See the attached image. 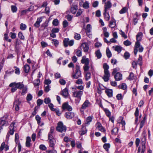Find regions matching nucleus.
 Listing matches in <instances>:
<instances>
[{
	"label": "nucleus",
	"mask_w": 153,
	"mask_h": 153,
	"mask_svg": "<svg viewBox=\"0 0 153 153\" xmlns=\"http://www.w3.org/2000/svg\"><path fill=\"white\" fill-rule=\"evenodd\" d=\"M123 44L126 46H128L131 45V42L127 40L123 42Z\"/></svg>",
	"instance_id": "nucleus-49"
},
{
	"label": "nucleus",
	"mask_w": 153,
	"mask_h": 153,
	"mask_svg": "<svg viewBox=\"0 0 153 153\" xmlns=\"http://www.w3.org/2000/svg\"><path fill=\"white\" fill-rule=\"evenodd\" d=\"M15 124V123L13 122L10 124V126L9 127V130H14V125Z\"/></svg>",
	"instance_id": "nucleus-56"
},
{
	"label": "nucleus",
	"mask_w": 153,
	"mask_h": 153,
	"mask_svg": "<svg viewBox=\"0 0 153 153\" xmlns=\"http://www.w3.org/2000/svg\"><path fill=\"white\" fill-rule=\"evenodd\" d=\"M119 129L117 128H115L111 130V134H112L116 135L118 132Z\"/></svg>",
	"instance_id": "nucleus-32"
},
{
	"label": "nucleus",
	"mask_w": 153,
	"mask_h": 153,
	"mask_svg": "<svg viewBox=\"0 0 153 153\" xmlns=\"http://www.w3.org/2000/svg\"><path fill=\"white\" fill-rule=\"evenodd\" d=\"M104 17L106 20L108 21L110 19V16L108 12L104 11Z\"/></svg>",
	"instance_id": "nucleus-30"
},
{
	"label": "nucleus",
	"mask_w": 153,
	"mask_h": 153,
	"mask_svg": "<svg viewBox=\"0 0 153 153\" xmlns=\"http://www.w3.org/2000/svg\"><path fill=\"white\" fill-rule=\"evenodd\" d=\"M87 130L85 126L82 127L81 131H79V134L81 135H83L86 133Z\"/></svg>",
	"instance_id": "nucleus-23"
},
{
	"label": "nucleus",
	"mask_w": 153,
	"mask_h": 153,
	"mask_svg": "<svg viewBox=\"0 0 153 153\" xmlns=\"http://www.w3.org/2000/svg\"><path fill=\"white\" fill-rule=\"evenodd\" d=\"M27 26L25 24L22 23L20 25V29L22 30H25L26 29Z\"/></svg>",
	"instance_id": "nucleus-43"
},
{
	"label": "nucleus",
	"mask_w": 153,
	"mask_h": 153,
	"mask_svg": "<svg viewBox=\"0 0 153 153\" xmlns=\"http://www.w3.org/2000/svg\"><path fill=\"white\" fill-rule=\"evenodd\" d=\"M105 93L109 97H111L113 96V91L111 89H107L105 91Z\"/></svg>",
	"instance_id": "nucleus-20"
},
{
	"label": "nucleus",
	"mask_w": 153,
	"mask_h": 153,
	"mask_svg": "<svg viewBox=\"0 0 153 153\" xmlns=\"http://www.w3.org/2000/svg\"><path fill=\"white\" fill-rule=\"evenodd\" d=\"M91 26L90 24H88L86 26V28L85 29L87 31L86 33L87 34L88 33H90L91 31Z\"/></svg>",
	"instance_id": "nucleus-28"
},
{
	"label": "nucleus",
	"mask_w": 153,
	"mask_h": 153,
	"mask_svg": "<svg viewBox=\"0 0 153 153\" xmlns=\"http://www.w3.org/2000/svg\"><path fill=\"white\" fill-rule=\"evenodd\" d=\"M31 141V138L30 137H27L25 142V145L26 147H29L32 145V144L30 143Z\"/></svg>",
	"instance_id": "nucleus-17"
},
{
	"label": "nucleus",
	"mask_w": 153,
	"mask_h": 153,
	"mask_svg": "<svg viewBox=\"0 0 153 153\" xmlns=\"http://www.w3.org/2000/svg\"><path fill=\"white\" fill-rule=\"evenodd\" d=\"M63 25L64 28L68 26V22L66 20H64L63 22Z\"/></svg>",
	"instance_id": "nucleus-63"
},
{
	"label": "nucleus",
	"mask_w": 153,
	"mask_h": 153,
	"mask_svg": "<svg viewBox=\"0 0 153 153\" xmlns=\"http://www.w3.org/2000/svg\"><path fill=\"white\" fill-rule=\"evenodd\" d=\"M74 43V40H71L69 41V39L67 38H65L63 40L64 45L65 47L68 46V45L71 46L73 45Z\"/></svg>",
	"instance_id": "nucleus-7"
},
{
	"label": "nucleus",
	"mask_w": 153,
	"mask_h": 153,
	"mask_svg": "<svg viewBox=\"0 0 153 153\" xmlns=\"http://www.w3.org/2000/svg\"><path fill=\"white\" fill-rule=\"evenodd\" d=\"M127 10V9L126 7H123L120 11L119 13L120 14H123L125 13Z\"/></svg>",
	"instance_id": "nucleus-42"
},
{
	"label": "nucleus",
	"mask_w": 153,
	"mask_h": 153,
	"mask_svg": "<svg viewBox=\"0 0 153 153\" xmlns=\"http://www.w3.org/2000/svg\"><path fill=\"white\" fill-rule=\"evenodd\" d=\"M83 93V91L81 90L76 91L73 92V96L77 98V99L75 100V102L76 103L78 104L79 102Z\"/></svg>",
	"instance_id": "nucleus-2"
},
{
	"label": "nucleus",
	"mask_w": 153,
	"mask_h": 153,
	"mask_svg": "<svg viewBox=\"0 0 153 153\" xmlns=\"http://www.w3.org/2000/svg\"><path fill=\"white\" fill-rule=\"evenodd\" d=\"M52 24L53 25L57 26L59 25V22L57 19H55L53 20Z\"/></svg>",
	"instance_id": "nucleus-45"
},
{
	"label": "nucleus",
	"mask_w": 153,
	"mask_h": 153,
	"mask_svg": "<svg viewBox=\"0 0 153 153\" xmlns=\"http://www.w3.org/2000/svg\"><path fill=\"white\" fill-rule=\"evenodd\" d=\"M76 54L77 56L80 57L82 56V51L81 50L78 49L76 52Z\"/></svg>",
	"instance_id": "nucleus-54"
},
{
	"label": "nucleus",
	"mask_w": 153,
	"mask_h": 153,
	"mask_svg": "<svg viewBox=\"0 0 153 153\" xmlns=\"http://www.w3.org/2000/svg\"><path fill=\"white\" fill-rule=\"evenodd\" d=\"M143 33L142 32H140L139 33L136 35V39L137 41L136 42L140 41L142 38Z\"/></svg>",
	"instance_id": "nucleus-24"
},
{
	"label": "nucleus",
	"mask_w": 153,
	"mask_h": 153,
	"mask_svg": "<svg viewBox=\"0 0 153 153\" xmlns=\"http://www.w3.org/2000/svg\"><path fill=\"white\" fill-rule=\"evenodd\" d=\"M52 43L54 44L55 46H57L59 43V42L57 39H53L52 40Z\"/></svg>",
	"instance_id": "nucleus-41"
},
{
	"label": "nucleus",
	"mask_w": 153,
	"mask_h": 153,
	"mask_svg": "<svg viewBox=\"0 0 153 153\" xmlns=\"http://www.w3.org/2000/svg\"><path fill=\"white\" fill-rule=\"evenodd\" d=\"M77 6L76 5L72 7L71 8V12L73 14H75L76 13V10L78 9Z\"/></svg>",
	"instance_id": "nucleus-29"
},
{
	"label": "nucleus",
	"mask_w": 153,
	"mask_h": 153,
	"mask_svg": "<svg viewBox=\"0 0 153 153\" xmlns=\"http://www.w3.org/2000/svg\"><path fill=\"white\" fill-rule=\"evenodd\" d=\"M91 104L89 101L88 100H86L82 104L80 108V110L82 114H83L84 113V110L86 109Z\"/></svg>",
	"instance_id": "nucleus-6"
},
{
	"label": "nucleus",
	"mask_w": 153,
	"mask_h": 153,
	"mask_svg": "<svg viewBox=\"0 0 153 153\" xmlns=\"http://www.w3.org/2000/svg\"><path fill=\"white\" fill-rule=\"evenodd\" d=\"M59 82L61 85H65L66 83V81L63 79H60L59 80Z\"/></svg>",
	"instance_id": "nucleus-58"
},
{
	"label": "nucleus",
	"mask_w": 153,
	"mask_h": 153,
	"mask_svg": "<svg viewBox=\"0 0 153 153\" xmlns=\"http://www.w3.org/2000/svg\"><path fill=\"white\" fill-rule=\"evenodd\" d=\"M88 65H84L83 66V69L85 72L88 71L90 67Z\"/></svg>",
	"instance_id": "nucleus-53"
},
{
	"label": "nucleus",
	"mask_w": 153,
	"mask_h": 153,
	"mask_svg": "<svg viewBox=\"0 0 153 153\" xmlns=\"http://www.w3.org/2000/svg\"><path fill=\"white\" fill-rule=\"evenodd\" d=\"M110 146V144L109 143H105L103 145V147L106 151H108Z\"/></svg>",
	"instance_id": "nucleus-35"
},
{
	"label": "nucleus",
	"mask_w": 153,
	"mask_h": 153,
	"mask_svg": "<svg viewBox=\"0 0 153 153\" xmlns=\"http://www.w3.org/2000/svg\"><path fill=\"white\" fill-rule=\"evenodd\" d=\"M113 48L114 49L115 51H117L118 53H120L122 49V48L119 46H114Z\"/></svg>",
	"instance_id": "nucleus-26"
},
{
	"label": "nucleus",
	"mask_w": 153,
	"mask_h": 153,
	"mask_svg": "<svg viewBox=\"0 0 153 153\" xmlns=\"http://www.w3.org/2000/svg\"><path fill=\"white\" fill-rule=\"evenodd\" d=\"M109 24L110 27L111 28H114L116 25L115 20L113 18L110 22Z\"/></svg>",
	"instance_id": "nucleus-22"
},
{
	"label": "nucleus",
	"mask_w": 153,
	"mask_h": 153,
	"mask_svg": "<svg viewBox=\"0 0 153 153\" xmlns=\"http://www.w3.org/2000/svg\"><path fill=\"white\" fill-rule=\"evenodd\" d=\"M61 94L65 98L68 97L69 93L67 88H65L62 91Z\"/></svg>",
	"instance_id": "nucleus-15"
},
{
	"label": "nucleus",
	"mask_w": 153,
	"mask_h": 153,
	"mask_svg": "<svg viewBox=\"0 0 153 153\" xmlns=\"http://www.w3.org/2000/svg\"><path fill=\"white\" fill-rule=\"evenodd\" d=\"M43 101V100L39 99L37 101V103L38 106H40L42 104Z\"/></svg>",
	"instance_id": "nucleus-51"
},
{
	"label": "nucleus",
	"mask_w": 153,
	"mask_h": 153,
	"mask_svg": "<svg viewBox=\"0 0 153 153\" xmlns=\"http://www.w3.org/2000/svg\"><path fill=\"white\" fill-rule=\"evenodd\" d=\"M22 89V92L21 93L22 95H24L27 92V88L26 87L24 86V88Z\"/></svg>",
	"instance_id": "nucleus-44"
},
{
	"label": "nucleus",
	"mask_w": 153,
	"mask_h": 153,
	"mask_svg": "<svg viewBox=\"0 0 153 153\" xmlns=\"http://www.w3.org/2000/svg\"><path fill=\"white\" fill-rule=\"evenodd\" d=\"M104 75L102 77V78L105 82H108L110 77V74L109 71H104Z\"/></svg>",
	"instance_id": "nucleus-10"
},
{
	"label": "nucleus",
	"mask_w": 153,
	"mask_h": 153,
	"mask_svg": "<svg viewBox=\"0 0 153 153\" xmlns=\"http://www.w3.org/2000/svg\"><path fill=\"white\" fill-rule=\"evenodd\" d=\"M89 3L87 1H85L83 4V7L85 9H88L89 7Z\"/></svg>",
	"instance_id": "nucleus-40"
},
{
	"label": "nucleus",
	"mask_w": 153,
	"mask_h": 153,
	"mask_svg": "<svg viewBox=\"0 0 153 153\" xmlns=\"http://www.w3.org/2000/svg\"><path fill=\"white\" fill-rule=\"evenodd\" d=\"M21 102L19 101V99H16L13 102V107L16 111H18L19 109V105Z\"/></svg>",
	"instance_id": "nucleus-9"
},
{
	"label": "nucleus",
	"mask_w": 153,
	"mask_h": 153,
	"mask_svg": "<svg viewBox=\"0 0 153 153\" xmlns=\"http://www.w3.org/2000/svg\"><path fill=\"white\" fill-rule=\"evenodd\" d=\"M19 135L18 133H16L15 134V140L16 144H17L19 142Z\"/></svg>",
	"instance_id": "nucleus-52"
},
{
	"label": "nucleus",
	"mask_w": 153,
	"mask_h": 153,
	"mask_svg": "<svg viewBox=\"0 0 153 153\" xmlns=\"http://www.w3.org/2000/svg\"><path fill=\"white\" fill-rule=\"evenodd\" d=\"M8 123V121L6 120H4L2 118L0 119V126H7Z\"/></svg>",
	"instance_id": "nucleus-18"
},
{
	"label": "nucleus",
	"mask_w": 153,
	"mask_h": 153,
	"mask_svg": "<svg viewBox=\"0 0 153 153\" xmlns=\"http://www.w3.org/2000/svg\"><path fill=\"white\" fill-rule=\"evenodd\" d=\"M138 48V51L140 52H143V48L140 45V42H136L134 46V53L135 55H136L138 51L137 49Z\"/></svg>",
	"instance_id": "nucleus-5"
},
{
	"label": "nucleus",
	"mask_w": 153,
	"mask_h": 153,
	"mask_svg": "<svg viewBox=\"0 0 153 153\" xmlns=\"http://www.w3.org/2000/svg\"><path fill=\"white\" fill-rule=\"evenodd\" d=\"M97 128L100 131L102 132L105 131V129L103 128L100 123L98 122L97 124Z\"/></svg>",
	"instance_id": "nucleus-21"
},
{
	"label": "nucleus",
	"mask_w": 153,
	"mask_h": 153,
	"mask_svg": "<svg viewBox=\"0 0 153 153\" xmlns=\"http://www.w3.org/2000/svg\"><path fill=\"white\" fill-rule=\"evenodd\" d=\"M35 118L37 121L38 124H39L41 122V117L37 115L36 116Z\"/></svg>",
	"instance_id": "nucleus-55"
},
{
	"label": "nucleus",
	"mask_w": 153,
	"mask_h": 153,
	"mask_svg": "<svg viewBox=\"0 0 153 153\" xmlns=\"http://www.w3.org/2000/svg\"><path fill=\"white\" fill-rule=\"evenodd\" d=\"M65 116L67 119H71L74 117V114L73 112L68 111L65 113Z\"/></svg>",
	"instance_id": "nucleus-14"
},
{
	"label": "nucleus",
	"mask_w": 153,
	"mask_h": 153,
	"mask_svg": "<svg viewBox=\"0 0 153 153\" xmlns=\"http://www.w3.org/2000/svg\"><path fill=\"white\" fill-rule=\"evenodd\" d=\"M124 56L125 59H127L129 58L130 54L128 52H126L124 54Z\"/></svg>",
	"instance_id": "nucleus-60"
},
{
	"label": "nucleus",
	"mask_w": 153,
	"mask_h": 153,
	"mask_svg": "<svg viewBox=\"0 0 153 153\" xmlns=\"http://www.w3.org/2000/svg\"><path fill=\"white\" fill-rule=\"evenodd\" d=\"M81 47L83 49V51L85 52H88L89 49L88 44L86 42L82 43L81 45Z\"/></svg>",
	"instance_id": "nucleus-11"
},
{
	"label": "nucleus",
	"mask_w": 153,
	"mask_h": 153,
	"mask_svg": "<svg viewBox=\"0 0 153 153\" xmlns=\"http://www.w3.org/2000/svg\"><path fill=\"white\" fill-rule=\"evenodd\" d=\"M142 56L139 55V57L138 59L137 62L138 64L140 65H142Z\"/></svg>",
	"instance_id": "nucleus-34"
},
{
	"label": "nucleus",
	"mask_w": 153,
	"mask_h": 153,
	"mask_svg": "<svg viewBox=\"0 0 153 153\" xmlns=\"http://www.w3.org/2000/svg\"><path fill=\"white\" fill-rule=\"evenodd\" d=\"M9 86L10 87H11L10 90L12 92H15L17 89H22L24 88L25 85L23 84L22 82H19L16 83V82H13L11 83L9 85Z\"/></svg>",
	"instance_id": "nucleus-1"
},
{
	"label": "nucleus",
	"mask_w": 153,
	"mask_h": 153,
	"mask_svg": "<svg viewBox=\"0 0 153 153\" xmlns=\"http://www.w3.org/2000/svg\"><path fill=\"white\" fill-rule=\"evenodd\" d=\"M11 9L13 13H15L17 11V8L16 6L12 5L11 6Z\"/></svg>",
	"instance_id": "nucleus-48"
},
{
	"label": "nucleus",
	"mask_w": 153,
	"mask_h": 153,
	"mask_svg": "<svg viewBox=\"0 0 153 153\" xmlns=\"http://www.w3.org/2000/svg\"><path fill=\"white\" fill-rule=\"evenodd\" d=\"M39 148L40 150H45L47 148L44 145H41L39 146Z\"/></svg>",
	"instance_id": "nucleus-64"
},
{
	"label": "nucleus",
	"mask_w": 153,
	"mask_h": 153,
	"mask_svg": "<svg viewBox=\"0 0 153 153\" xmlns=\"http://www.w3.org/2000/svg\"><path fill=\"white\" fill-rule=\"evenodd\" d=\"M107 56L108 58H110L112 55L111 52L108 48H107L106 50Z\"/></svg>",
	"instance_id": "nucleus-39"
},
{
	"label": "nucleus",
	"mask_w": 153,
	"mask_h": 153,
	"mask_svg": "<svg viewBox=\"0 0 153 153\" xmlns=\"http://www.w3.org/2000/svg\"><path fill=\"white\" fill-rule=\"evenodd\" d=\"M146 137H143L141 139V144L142 145V148H146Z\"/></svg>",
	"instance_id": "nucleus-27"
},
{
	"label": "nucleus",
	"mask_w": 153,
	"mask_h": 153,
	"mask_svg": "<svg viewBox=\"0 0 153 153\" xmlns=\"http://www.w3.org/2000/svg\"><path fill=\"white\" fill-rule=\"evenodd\" d=\"M56 129L59 132H65L66 130V126L63 125V123L62 122H59L57 124Z\"/></svg>",
	"instance_id": "nucleus-4"
},
{
	"label": "nucleus",
	"mask_w": 153,
	"mask_h": 153,
	"mask_svg": "<svg viewBox=\"0 0 153 153\" xmlns=\"http://www.w3.org/2000/svg\"><path fill=\"white\" fill-rule=\"evenodd\" d=\"M35 81V82L34 83V85L37 86H39L40 82V79H36Z\"/></svg>",
	"instance_id": "nucleus-57"
},
{
	"label": "nucleus",
	"mask_w": 153,
	"mask_h": 153,
	"mask_svg": "<svg viewBox=\"0 0 153 153\" xmlns=\"http://www.w3.org/2000/svg\"><path fill=\"white\" fill-rule=\"evenodd\" d=\"M112 4L110 1L105 2V3L104 11H105V12L107 11V9L110 8Z\"/></svg>",
	"instance_id": "nucleus-16"
},
{
	"label": "nucleus",
	"mask_w": 153,
	"mask_h": 153,
	"mask_svg": "<svg viewBox=\"0 0 153 153\" xmlns=\"http://www.w3.org/2000/svg\"><path fill=\"white\" fill-rule=\"evenodd\" d=\"M75 69V73H73L72 76L74 79H77L81 77V73L80 70V67L78 65H76Z\"/></svg>",
	"instance_id": "nucleus-3"
},
{
	"label": "nucleus",
	"mask_w": 153,
	"mask_h": 153,
	"mask_svg": "<svg viewBox=\"0 0 153 153\" xmlns=\"http://www.w3.org/2000/svg\"><path fill=\"white\" fill-rule=\"evenodd\" d=\"M114 78L116 81L120 80L122 79V75L120 73L117 72L114 75Z\"/></svg>",
	"instance_id": "nucleus-13"
},
{
	"label": "nucleus",
	"mask_w": 153,
	"mask_h": 153,
	"mask_svg": "<svg viewBox=\"0 0 153 153\" xmlns=\"http://www.w3.org/2000/svg\"><path fill=\"white\" fill-rule=\"evenodd\" d=\"M134 79V74L132 72H131L130 73L128 79L130 80H133Z\"/></svg>",
	"instance_id": "nucleus-46"
},
{
	"label": "nucleus",
	"mask_w": 153,
	"mask_h": 153,
	"mask_svg": "<svg viewBox=\"0 0 153 153\" xmlns=\"http://www.w3.org/2000/svg\"><path fill=\"white\" fill-rule=\"evenodd\" d=\"M95 54L98 59H100L102 57V54L99 50H97L95 52Z\"/></svg>",
	"instance_id": "nucleus-25"
},
{
	"label": "nucleus",
	"mask_w": 153,
	"mask_h": 153,
	"mask_svg": "<svg viewBox=\"0 0 153 153\" xmlns=\"http://www.w3.org/2000/svg\"><path fill=\"white\" fill-rule=\"evenodd\" d=\"M81 62L82 64H84V65L89 64V59L88 58H86L85 56H83L81 60Z\"/></svg>",
	"instance_id": "nucleus-19"
},
{
	"label": "nucleus",
	"mask_w": 153,
	"mask_h": 153,
	"mask_svg": "<svg viewBox=\"0 0 153 153\" xmlns=\"http://www.w3.org/2000/svg\"><path fill=\"white\" fill-rule=\"evenodd\" d=\"M74 38L76 40H79L81 39V36L80 34L77 33H75Z\"/></svg>",
	"instance_id": "nucleus-37"
},
{
	"label": "nucleus",
	"mask_w": 153,
	"mask_h": 153,
	"mask_svg": "<svg viewBox=\"0 0 153 153\" xmlns=\"http://www.w3.org/2000/svg\"><path fill=\"white\" fill-rule=\"evenodd\" d=\"M103 68L104 69V71H109L108 70L109 66L106 63H104L103 65Z\"/></svg>",
	"instance_id": "nucleus-33"
},
{
	"label": "nucleus",
	"mask_w": 153,
	"mask_h": 153,
	"mask_svg": "<svg viewBox=\"0 0 153 153\" xmlns=\"http://www.w3.org/2000/svg\"><path fill=\"white\" fill-rule=\"evenodd\" d=\"M30 67L28 65H25L24 66V70L26 73H28L29 71Z\"/></svg>",
	"instance_id": "nucleus-31"
},
{
	"label": "nucleus",
	"mask_w": 153,
	"mask_h": 153,
	"mask_svg": "<svg viewBox=\"0 0 153 153\" xmlns=\"http://www.w3.org/2000/svg\"><path fill=\"white\" fill-rule=\"evenodd\" d=\"M85 80L86 81H88L89 79L91 77V74L89 72H88L86 73V74L85 75Z\"/></svg>",
	"instance_id": "nucleus-36"
},
{
	"label": "nucleus",
	"mask_w": 153,
	"mask_h": 153,
	"mask_svg": "<svg viewBox=\"0 0 153 153\" xmlns=\"http://www.w3.org/2000/svg\"><path fill=\"white\" fill-rule=\"evenodd\" d=\"M92 118L90 116L88 117L86 119V123L87 124H89V123L92 121Z\"/></svg>",
	"instance_id": "nucleus-62"
},
{
	"label": "nucleus",
	"mask_w": 153,
	"mask_h": 153,
	"mask_svg": "<svg viewBox=\"0 0 153 153\" xmlns=\"http://www.w3.org/2000/svg\"><path fill=\"white\" fill-rule=\"evenodd\" d=\"M18 36L19 38L20 39L24 40L25 39V37L22 34V33L21 32H19L18 34Z\"/></svg>",
	"instance_id": "nucleus-50"
},
{
	"label": "nucleus",
	"mask_w": 153,
	"mask_h": 153,
	"mask_svg": "<svg viewBox=\"0 0 153 153\" xmlns=\"http://www.w3.org/2000/svg\"><path fill=\"white\" fill-rule=\"evenodd\" d=\"M62 108L63 109H67L69 111H71L72 109L71 107L68 105V102H66L63 104L62 105Z\"/></svg>",
	"instance_id": "nucleus-12"
},
{
	"label": "nucleus",
	"mask_w": 153,
	"mask_h": 153,
	"mask_svg": "<svg viewBox=\"0 0 153 153\" xmlns=\"http://www.w3.org/2000/svg\"><path fill=\"white\" fill-rule=\"evenodd\" d=\"M106 115L108 117H110L111 115V113L110 111L107 109H105L104 110Z\"/></svg>",
	"instance_id": "nucleus-47"
},
{
	"label": "nucleus",
	"mask_w": 153,
	"mask_h": 153,
	"mask_svg": "<svg viewBox=\"0 0 153 153\" xmlns=\"http://www.w3.org/2000/svg\"><path fill=\"white\" fill-rule=\"evenodd\" d=\"M32 98V96L30 94H29L27 95L26 99L28 101H30Z\"/></svg>",
	"instance_id": "nucleus-61"
},
{
	"label": "nucleus",
	"mask_w": 153,
	"mask_h": 153,
	"mask_svg": "<svg viewBox=\"0 0 153 153\" xmlns=\"http://www.w3.org/2000/svg\"><path fill=\"white\" fill-rule=\"evenodd\" d=\"M120 88L123 90H125L127 88V86L125 83H123L119 86Z\"/></svg>",
	"instance_id": "nucleus-38"
},
{
	"label": "nucleus",
	"mask_w": 153,
	"mask_h": 153,
	"mask_svg": "<svg viewBox=\"0 0 153 153\" xmlns=\"http://www.w3.org/2000/svg\"><path fill=\"white\" fill-rule=\"evenodd\" d=\"M48 138L49 146L53 148L56 143V140L53 137L52 135L48 134Z\"/></svg>",
	"instance_id": "nucleus-8"
},
{
	"label": "nucleus",
	"mask_w": 153,
	"mask_h": 153,
	"mask_svg": "<svg viewBox=\"0 0 153 153\" xmlns=\"http://www.w3.org/2000/svg\"><path fill=\"white\" fill-rule=\"evenodd\" d=\"M19 45L15 44V48L16 51L17 53L19 52L20 51V46Z\"/></svg>",
	"instance_id": "nucleus-59"
}]
</instances>
